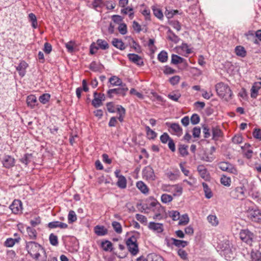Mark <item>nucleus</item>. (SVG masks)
I'll return each instance as SVG.
<instances>
[{
    "label": "nucleus",
    "mask_w": 261,
    "mask_h": 261,
    "mask_svg": "<svg viewBox=\"0 0 261 261\" xmlns=\"http://www.w3.org/2000/svg\"><path fill=\"white\" fill-rule=\"evenodd\" d=\"M25 248L30 256L36 260H39L41 254L45 253L42 246L35 242H26Z\"/></svg>",
    "instance_id": "nucleus-1"
},
{
    "label": "nucleus",
    "mask_w": 261,
    "mask_h": 261,
    "mask_svg": "<svg viewBox=\"0 0 261 261\" xmlns=\"http://www.w3.org/2000/svg\"><path fill=\"white\" fill-rule=\"evenodd\" d=\"M216 90L218 96L226 101L231 99L232 92L229 86L223 83H219L216 85Z\"/></svg>",
    "instance_id": "nucleus-2"
},
{
    "label": "nucleus",
    "mask_w": 261,
    "mask_h": 261,
    "mask_svg": "<svg viewBox=\"0 0 261 261\" xmlns=\"http://www.w3.org/2000/svg\"><path fill=\"white\" fill-rule=\"evenodd\" d=\"M128 251L133 255H136L139 252L137 238L135 236L129 237L126 241Z\"/></svg>",
    "instance_id": "nucleus-3"
},
{
    "label": "nucleus",
    "mask_w": 261,
    "mask_h": 261,
    "mask_svg": "<svg viewBox=\"0 0 261 261\" xmlns=\"http://www.w3.org/2000/svg\"><path fill=\"white\" fill-rule=\"evenodd\" d=\"M240 238L242 241L249 246H251L255 240V235L248 229L241 230L240 232Z\"/></svg>",
    "instance_id": "nucleus-4"
},
{
    "label": "nucleus",
    "mask_w": 261,
    "mask_h": 261,
    "mask_svg": "<svg viewBox=\"0 0 261 261\" xmlns=\"http://www.w3.org/2000/svg\"><path fill=\"white\" fill-rule=\"evenodd\" d=\"M165 124L171 134L177 137H180L182 135V129L178 123L166 122Z\"/></svg>",
    "instance_id": "nucleus-5"
},
{
    "label": "nucleus",
    "mask_w": 261,
    "mask_h": 261,
    "mask_svg": "<svg viewBox=\"0 0 261 261\" xmlns=\"http://www.w3.org/2000/svg\"><path fill=\"white\" fill-rule=\"evenodd\" d=\"M219 167L222 171H226L234 175H237L238 174L237 169L232 164L227 162H220L219 164Z\"/></svg>",
    "instance_id": "nucleus-6"
},
{
    "label": "nucleus",
    "mask_w": 261,
    "mask_h": 261,
    "mask_svg": "<svg viewBox=\"0 0 261 261\" xmlns=\"http://www.w3.org/2000/svg\"><path fill=\"white\" fill-rule=\"evenodd\" d=\"M248 217L252 221L255 222H259L261 221V211L258 209H250L248 210Z\"/></svg>",
    "instance_id": "nucleus-7"
},
{
    "label": "nucleus",
    "mask_w": 261,
    "mask_h": 261,
    "mask_svg": "<svg viewBox=\"0 0 261 261\" xmlns=\"http://www.w3.org/2000/svg\"><path fill=\"white\" fill-rule=\"evenodd\" d=\"M230 196L234 199H243L245 197L243 186L238 187L231 191Z\"/></svg>",
    "instance_id": "nucleus-8"
},
{
    "label": "nucleus",
    "mask_w": 261,
    "mask_h": 261,
    "mask_svg": "<svg viewBox=\"0 0 261 261\" xmlns=\"http://www.w3.org/2000/svg\"><path fill=\"white\" fill-rule=\"evenodd\" d=\"M215 150V148H206L202 149L201 153V159L205 161L211 162L213 160L212 152Z\"/></svg>",
    "instance_id": "nucleus-9"
},
{
    "label": "nucleus",
    "mask_w": 261,
    "mask_h": 261,
    "mask_svg": "<svg viewBox=\"0 0 261 261\" xmlns=\"http://www.w3.org/2000/svg\"><path fill=\"white\" fill-rule=\"evenodd\" d=\"M94 98L92 101V105L95 108H98L102 105V101L105 100V96L104 94L98 93L95 92L93 94Z\"/></svg>",
    "instance_id": "nucleus-10"
},
{
    "label": "nucleus",
    "mask_w": 261,
    "mask_h": 261,
    "mask_svg": "<svg viewBox=\"0 0 261 261\" xmlns=\"http://www.w3.org/2000/svg\"><path fill=\"white\" fill-rule=\"evenodd\" d=\"M128 88L126 86H121V87L115 89H110L108 91V95L109 97H112V94L114 93L117 95H120L124 96L126 95V92L128 91Z\"/></svg>",
    "instance_id": "nucleus-11"
},
{
    "label": "nucleus",
    "mask_w": 261,
    "mask_h": 261,
    "mask_svg": "<svg viewBox=\"0 0 261 261\" xmlns=\"http://www.w3.org/2000/svg\"><path fill=\"white\" fill-rule=\"evenodd\" d=\"M10 208L15 214L21 213L22 212V203L20 200H14L10 205Z\"/></svg>",
    "instance_id": "nucleus-12"
},
{
    "label": "nucleus",
    "mask_w": 261,
    "mask_h": 261,
    "mask_svg": "<svg viewBox=\"0 0 261 261\" xmlns=\"http://www.w3.org/2000/svg\"><path fill=\"white\" fill-rule=\"evenodd\" d=\"M127 57L132 62L138 66H142L144 65L143 59L139 55L135 54H128Z\"/></svg>",
    "instance_id": "nucleus-13"
},
{
    "label": "nucleus",
    "mask_w": 261,
    "mask_h": 261,
    "mask_svg": "<svg viewBox=\"0 0 261 261\" xmlns=\"http://www.w3.org/2000/svg\"><path fill=\"white\" fill-rule=\"evenodd\" d=\"M148 227L150 230L157 233H161L164 230L163 224L160 223L150 222L148 224Z\"/></svg>",
    "instance_id": "nucleus-14"
},
{
    "label": "nucleus",
    "mask_w": 261,
    "mask_h": 261,
    "mask_svg": "<svg viewBox=\"0 0 261 261\" xmlns=\"http://www.w3.org/2000/svg\"><path fill=\"white\" fill-rule=\"evenodd\" d=\"M226 246L222 250V255L224 256L227 260H230L234 258V254L230 248L228 244L225 243Z\"/></svg>",
    "instance_id": "nucleus-15"
},
{
    "label": "nucleus",
    "mask_w": 261,
    "mask_h": 261,
    "mask_svg": "<svg viewBox=\"0 0 261 261\" xmlns=\"http://www.w3.org/2000/svg\"><path fill=\"white\" fill-rule=\"evenodd\" d=\"M197 171L201 178L204 179L205 180H210V174L205 166L203 165H199L197 167Z\"/></svg>",
    "instance_id": "nucleus-16"
},
{
    "label": "nucleus",
    "mask_w": 261,
    "mask_h": 261,
    "mask_svg": "<svg viewBox=\"0 0 261 261\" xmlns=\"http://www.w3.org/2000/svg\"><path fill=\"white\" fill-rule=\"evenodd\" d=\"M160 140L163 144H166L168 142V147H175L174 141L167 133H164L160 136Z\"/></svg>",
    "instance_id": "nucleus-17"
},
{
    "label": "nucleus",
    "mask_w": 261,
    "mask_h": 261,
    "mask_svg": "<svg viewBox=\"0 0 261 261\" xmlns=\"http://www.w3.org/2000/svg\"><path fill=\"white\" fill-rule=\"evenodd\" d=\"M143 175L147 179L151 180H153L155 176L153 170L150 166H147L143 169Z\"/></svg>",
    "instance_id": "nucleus-18"
},
{
    "label": "nucleus",
    "mask_w": 261,
    "mask_h": 261,
    "mask_svg": "<svg viewBox=\"0 0 261 261\" xmlns=\"http://www.w3.org/2000/svg\"><path fill=\"white\" fill-rule=\"evenodd\" d=\"M15 164V160L10 156H6L3 160V165L7 168H10L13 167Z\"/></svg>",
    "instance_id": "nucleus-19"
},
{
    "label": "nucleus",
    "mask_w": 261,
    "mask_h": 261,
    "mask_svg": "<svg viewBox=\"0 0 261 261\" xmlns=\"http://www.w3.org/2000/svg\"><path fill=\"white\" fill-rule=\"evenodd\" d=\"M48 226L50 228H55L60 227L62 229H65L68 227V225L66 223H63L59 221H53L48 223Z\"/></svg>",
    "instance_id": "nucleus-20"
},
{
    "label": "nucleus",
    "mask_w": 261,
    "mask_h": 261,
    "mask_svg": "<svg viewBox=\"0 0 261 261\" xmlns=\"http://www.w3.org/2000/svg\"><path fill=\"white\" fill-rule=\"evenodd\" d=\"M109 82L113 86H125L122 80L116 76H113L109 79Z\"/></svg>",
    "instance_id": "nucleus-21"
},
{
    "label": "nucleus",
    "mask_w": 261,
    "mask_h": 261,
    "mask_svg": "<svg viewBox=\"0 0 261 261\" xmlns=\"http://www.w3.org/2000/svg\"><path fill=\"white\" fill-rule=\"evenodd\" d=\"M137 188L144 194H148L149 188L147 185L142 181H139L136 183Z\"/></svg>",
    "instance_id": "nucleus-22"
},
{
    "label": "nucleus",
    "mask_w": 261,
    "mask_h": 261,
    "mask_svg": "<svg viewBox=\"0 0 261 261\" xmlns=\"http://www.w3.org/2000/svg\"><path fill=\"white\" fill-rule=\"evenodd\" d=\"M27 102L29 107L32 109L34 108L37 103L36 97L34 95L28 96L27 99Z\"/></svg>",
    "instance_id": "nucleus-23"
},
{
    "label": "nucleus",
    "mask_w": 261,
    "mask_h": 261,
    "mask_svg": "<svg viewBox=\"0 0 261 261\" xmlns=\"http://www.w3.org/2000/svg\"><path fill=\"white\" fill-rule=\"evenodd\" d=\"M112 43L116 48L120 50H124L125 48L124 43L121 40L118 38H114L112 41Z\"/></svg>",
    "instance_id": "nucleus-24"
},
{
    "label": "nucleus",
    "mask_w": 261,
    "mask_h": 261,
    "mask_svg": "<svg viewBox=\"0 0 261 261\" xmlns=\"http://www.w3.org/2000/svg\"><path fill=\"white\" fill-rule=\"evenodd\" d=\"M213 139L214 140H218L222 136V132L221 130L217 126L213 127L212 129Z\"/></svg>",
    "instance_id": "nucleus-25"
},
{
    "label": "nucleus",
    "mask_w": 261,
    "mask_h": 261,
    "mask_svg": "<svg viewBox=\"0 0 261 261\" xmlns=\"http://www.w3.org/2000/svg\"><path fill=\"white\" fill-rule=\"evenodd\" d=\"M260 83H255L251 89V97L253 98H256L259 89L260 88Z\"/></svg>",
    "instance_id": "nucleus-26"
},
{
    "label": "nucleus",
    "mask_w": 261,
    "mask_h": 261,
    "mask_svg": "<svg viewBox=\"0 0 261 261\" xmlns=\"http://www.w3.org/2000/svg\"><path fill=\"white\" fill-rule=\"evenodd\" d=\"M172 243L177 247H185L188 245V242L171 238Z\"/></svg>",
    "instance_id": "nucleus-27"
},
{
    "label": "nucleus",
    "mask_w": 261,
    "mask_h": 261,
    "mask_svg": "<svg viewBox=\"0 0 261 261\" xmlns=\"http://www.w3.org/2000/svg\"><path fill=\"white\" fill-rule=\"evenodd\" d=\"M97 47H98V49H101L102 50H106L109 48V45L108 42L102 39H98L96 41Z\"/></svg>",
    "instance_id": "nucleus-28"
},
{
    "label": "nucleus",
    "mask_w": 261,
    "mask_h": 261,
    "mask_svg": "<svg viewBox=\"0 0 261 261\" xmlns=\"http://www.w3.org/2000/svg\"><path fill=\"white\" fill-rule=\"evenodd\" d=\"M28 67V64L24 61L20 62L16 67V70L19 71V74L23 76L25 73V69Z\"/></svg>",
    "instance_id": "nucleus-29"
},
{
    "label": "nucleus",
    "mask_w": 261,
    "mask_h": 261,
    "mask_svg": "<svg viewBox=\"0 0 261 261\" xmlns=\"http://www.w3.org/2000/svg\"><path fill=\"white\" fill-rule=\"evenodd\" d=\"M168 39L175 43H177L180 39L170 29L167 32Z\"/></svg>",
    "instance_id": "nucleus-30"
},
{
    "label": "nucleus",
    "mask_w": 261,
    "mask_h": 261,
    "mask_svg": "<svg viewBox=\"0 0 261 261\" xmlns=\"http://www.w3.org/2000/svg\"><path fill=\"white\" fill-rule=\"evenodd\" d=\"M95 233L100 236L106 235L108 233V230L103 226L97 225L94 228Z\"/></svg>",
    "instance_id": "nucleus-31"
},
{
    "label": "nucleus",
    "mask_w": 261,
    "mask_h": 261,
    "mask_svg": "<svg viewBox=\"0 0 261 261\" xmlns=\"http://www.w3.org/2000/svg\"><path fill=\"white\" fill-rule=\"evenodd\" d=\"M89 68L91 70L97 72L101 70L103 68V66L101 64H98L95 61H93L90 64Z\"/></svg>",
    "instance_id": "nucleus-32"
},
{
    "label": "nucleus",
    "mask_w": 261,
    "mask_h": 261,
    "mask_svg": "<svg viewBox=\"0 0 261 261\" xmlns=\"http://www.w3.org/2000/svg\"><path fill=\"white\" fill-rule=\"evenodd\" d=\"M208 222L213 226H216L219 224V220L215 215H210L207 216Z\"/></svg>",
    "instance_id": "nucleus-33"
},
{
    "label": "nucleus",
    "mask_w": 261,
    "mask_h": 261,
    "mask_svg": "<svg viewBox=\"0 0 261 261\" xmlns=\"http://www.w3.org/2000/svg\"><path fill=\"white\" fill-rule=\"evenodd\" d=\"M170 190L174 192L173 195L175 196L181 195L182 192V188L178 185L171 186Z\"/></svg>",
    "instance_id": "nucleus-34"
},
{
    "label": "nucleus",
    "mask_w": 261,
    "mask_h": 261,
    "mask_svg": "<svg viewBox=\"0 0 261 261\" xmlns=\"http://www.w3.org/2000/svg\"><path fill=\"white\" fill-rule=\"evenodd\" d=\"M251 258L252 261H261V251H252L251 253Z\"/></svg>",
    "instance_id": "nucleus-35"
},
{
    "label": "nucleus",
    "mask_w": 261,
    "mask_h": 261,
    "mask_svg": "<svg viewBox=\"0 0 261 261\" xmlns=\"http://www.w3.org/2000/svg\"><path fill=\"white\" fill-rule=\"evenodd\" d=\"M203 191L204 192L205 196L206 198L210 199L212 197L213 193L210 188H209L207 184L205 182L202 183Z\"/></svg>",
    "instance_id": "nucleus-36"
},
{
    "label": "nucleus",
    "mask_w": 261,
    "mask_h": 261,
    "mask_svg": "<svg viewBox=\"0 0 261 261\" xmlns=\"http://www.w3.org/2000/svg\"><path fill=\"white\" fill-rule=\"evenodd\" d=\"M236 55L241 57H245L246 56V51L245 48L241 46H237L235 48Z\"/></svg>",
    "instance_id": "nucleus-37"
},
{
    "label": "nucleus",
    "mask_w": 261,
    "mask_h": 261,
    "mask_svg": "<svg viewBox=\"0 0 261 261\" xmlns=\"http://www.w3.org/2000/svg\"><path fill=\"white\" fill-rule=\"evenodd\" d=\"M117 185L121 189H124L126 188V179L124 176L121 175V176L119 177L117 182Z\"/></svg>",
    "instance_id": "nucleus-38"
},
{
    "label": "nucleus",
    "mask_w": 261,
    "mask_h": 261,
    "mask_svg": "<svg viewBox=\"0 0 261 261\" xmlns=\"http://www.w3.org/2000/svg\"><path fill=\"white\" fill-rule=\"evenodd\" d=\"M185 59L178 55L173 54L171 57V63L177 65L179 63H183Z\"/></svg>",
    "instance_id": "nucleus-39"
},
{
    "label": "nucleus",
    "mask_w": 261,
    "mask_h": 261,
    "mask_svg": "<svg viewBox=\"0 0 261 261\" xmlns=\"http://www.w3.org/2000/svg\"><path fill=\"white\" fill-rule=\"evenodd\" d=\"M158 59L162 63L166 62L168 60L167 53L165 50L161 51L158 56Z\"/></svg>",
    "instance_id": "nucleus-40"
},
{
    "label": "nucleus",
    "mask_w": 261,
    "mask_h": 261,
    "mask_svg": "<svg viewBox=\"0 0 261 261\" xmlns=\"http://www.w3.org/2000/svg\"><path fill=\"white\" fill-rule=\"evenodd\" d=\"M27 231L30 239H36L37 237V232L34 228L31 227H28L27 228Z\"/></svg>",
    "instance_id": "nucleus-41"
},
{
    "label": "nucleus",
    "mask_w": 261,
    "mask_h": 261,
    "mask_svg": "<svg viewBox=\"0 0 261 261\" xmlns=\"http://www.w3.org/2000/svg\"><path fill=\"white\" fill-rule=\"evenodd\" d=\"M92 6L94 9L97 11L98 8H102L105 6L104 2L102 0H94L92 3Z\"/></svg>",
    "instance_id": "nucleus-42"
},
{
    "label": "nucleus",
    "mask_w": 261,
    "mask_h": 261,
    "mask_svg": "<svg viewBox=\"0 0 261 261\" xmlns=\"http://www.w3.org/2000/svg\"><path fill=\"white\" fill-rule=\"evenodd\" d=\"M189 222V218L187 214L182 215L181 217L180 216L179 219L178 225H186Z\"/></svg>",
    "instance_id": "nucleus-43"
},
{
    "label": "nucleus",
    "mask_w": 261,
    "mask_h": 261,
    "mask_svg": "<svg viewBox=\"0 0 261 261\" xmlns=\"http://www.w3.org/2000/svg\"><path fill=\"white\" fill-rule=\"evenodd\" d=\"M169 217L171 218L172 220L177 221L180 219V213L177 211H171L169 212Z\"/></svg>",
    "instance_id": "nucleus-44"
},
{
    "label": "nucleus",
    "mask_w": 261,
    "mask_h": 261,
    "mask_svg": "<svg viewBox=\"0 0 261 261\" xmlns=\"http://www.w3.org/2000/svg\"><path fill=\"white\" fill-rule=\"evenodd\" d=\"M20 239H12L9 238L5 242V245L6 247H11L14 245L16 243H18Z\"/></svg>",
    "instance_id": "nucleus-45"
},
{
    "label": "nucleus",
    "mask_w": 261,
    "mask_h": 261,
    "mask_svg": "<svg viewBox=\"0 0 261 261\" xmlns=\"http://www.w3.org/2000/svg\"><path fill=\"white\" fill-rule=\"evenodd\" d=\"M112 225L113 227V229L114 230L119 234H120L122 232V228L121 225L120 223L116 222V221H113L112 223Z\"/></svg>",
    "instance_id": "nucleus-46"
},
{
    "label": "nucleus",
    "mask_w": 261,
    "mask_h": 261,
    "mask_svg": "<svg viewBox=\"0 0 261 261\" xmlns=\"http://www.w3.org/2000/svg\"><path fill=\"white\" fill-rule=\"evenodd\" d=\"M29 19L32 22V26L33 28L36 29L37 28L38 24L37 18L35 15L32 13L29 14Z\"/></svg>",
    "instance_id": "nucleus-47"
},
{
    "label": "nucleus",
    "mask_w": 261,
    "mask_h": 261,
    "mask_svg": "<svg viewBox=\"0 0 261 261\" xmlns=\"http://www.w3.org/2000/svg\"><path fill=\"white\" fill-rule=\"evenodd\" d=\"M148 261H162V258L154 253H150L147 255Z\"/></svg>",
    "instance_id": "nucleus-48"
},
{
    "label": "nucleus",
    "mask_w": 261,
    "mask_h": 261,
    "mask_svg": "<svg viewBox=\"0 0 261 261\" xmlns=\"http://www.w3.org/2000/svg\"><path fill=\"white\" fill-rule=\"evenodd\" d=\"M242 150V153L244 156L247 159H250L253 155V151L248 148H241Z\"/></svg>",
    "instance_id": "nucleus-49"
},
{
    "label": "nucleus",
    "mask_w": 261,
    "mask_h": 261,
    "mask_svg": "<svg viewBox=\"0 0 261 261\" xmlns=\"http://www.w3.org/2000/svg\"><path fill=\"white\" fill-rule=\"evenodd\" d=\"M121 13L127 14H128L129 17L132 19L134 17L133 9L129 7L125 8L121 10Z\"/></svg>",
    "instance_id": "nucleus-50"
},
{
    "label": "nucleus",
    "mask_w": 261,
    "mask_h": 261,
    "mask_svg": "<svg viewBox=\"0 0 261 261\" xmlns=\"http://www.w3.org/2000/svg\"><path fill=\"white\" fill-rule=\"evenodd\" d=\"M101 247L105 251H111L112 250V243L109 241H106L102 242Z\"/></svg>",
    "instance_id": "nucleus-51"
},
{
    "label": "nucleus",
    "mask_w": 261,
    "mask_h": 261,
    "mask_svg": "<svg viewBox=\"0 0 261 261\" xmlns=\"http://www.w3.org/2000/svg\"><path fill=\"white\" fill-rule=\"evenodd\" d=\"M77 219L75 213L73 211H70L68 215V221L69 223H72Z\"/></svg>",
    "instance_id": "nucleus-52"
},
{
    "label": "nucleus",
    "mask_w": 261,
    "mask_h": 261,
    "mask_svg": "<svg viewBox=\"0 0 261 261\" xmlns=\"http://www.w3.org/2000/svg\"><path fill=\"white\" fill-rule=\"evenodd\" d=\"M169 24L172 26L177 31H179L181 30V25L180 23L175 20H171L169 21Z\"/></svg>",
    "instance_id": "nucleus-53"
},
{
    "label": "nucleus",
    "mask_w": 261,
    "mask_h": 261,
    "mask_svg": "<svg viewBox=\"0 0 261 261\" xmlns=\"http://www.w3.org/2000/svg\"><path fill=\"white\" fill-rule=\"evenodd\" d=\"M50 98V94L48 93H45L39 97V100L40 102L42 103L43 104H45L49 101Z\"/></svg>",
    "instance_id": "nucleus-54"
},
{
    "label": "nucleus",
    "mask_w": 261,
    "mask_h": 261,
    "mask_svg": "<svg viewBox=\"0 0 261 261\" xmlns=\"http://www.w3.org/2000/svg\"><path fill=\"white\" fill-rule=\"evenodd\" d=\"M221 183L225 186L229 187L230 185L231 179L225 175H222L221 178Z\"/></svg>",
    "instance_id": "nucleus-55"
},
{
    "label": "nucleus",
    "mask_w": 261,
    "mask_h": 261,
    "mask_svg": "<svg viewBox=\"0 0 261 261\" xmlns=\"http://www.w3.org/2000/svg\"><path fill=\"white\" fill-rule=\"evenodd\" d=\"M173 200V197L171 195L167 194H163L161 196V201L162 202L164 203H169Z\"/></svg>",
    "instance_id": "nucleus-56"
},
{
    "label": "nucleus",
    "mask_w": 261,
    "mask_h": 261,
    "mask_svg": "<svg viewBox=\"0 0 261 261\" xmlns=\"http://www.w3.org/2000/svg\"><path fill=\"white\" fill-rule=\"evenodd\" d=\"M152 10L153 14L155 17H156L158 18L161 20L163 19L164 16L163 14L162 13V11L160 9L153 7Z\"/></svg>",
    "instance_id": "nucleus-57"
},
{
    "label": "nucleus",
    "mask_w": 261,
    "mask_h": 261,
    "mask_svg": "<svg viewBox=\"0 0 261 261\" xmlns=\"http://www.w3.org/2000/svg\"><path fill=\"white\" fill-rule=\"evenodd\" d=\"M203 137L204 138H208L211 137V130L207 125H204L202 126Z\"/></svg>",
    "instance_id": "nucleus-58"
},
{
    "label": "nucleus",
    "mask_w": 261,
    "mask_h": 261,
    "mask_svg": "<svg viewBox=\"0 0 261 261\" xmlns=\"http://www.w3.org/2000/svg\"><path fill=\"white\" fill-rule=\"evenodd\" d=\"M118 30L121 34H126L127 32L126 24L124 23H120L118 28Z\"/></svg>",
    "instance_id": "nucleus-59"
},
{
    "label": "nucleus",
    "mask_w": 261,
    "mask_h": 261,
    "mask_svg": "<svg viewBox=\"0 0 261 261\" xmlns=\"http://www.w3.org/2000/svg\"><path fill=\"white\" fill-rule=\"evenodd\" d=\"M49 241L53 246H57L58 244V237L54 233H51L49 236Z\"/></svg>",
    "instance_id": "nucleus-60"
},
{
    "label": "nucleus",
    "mask_w": 261,
    "mask_h": 261,
    "mask_svg": "<svg viewBox=\"0 0 261 261\" xmlns=\"http://www.w3.org/2000/svg\"><path fill=\"white\" fill-rule=\"evenodd\" d=\"M154 205L155 206V213L165 214V208L163 206H161L160 203H156Z\"/></svg>",
    "instance_id": "nucleus-61"
},
{
    "label": "nucleus",
    "mask_w": 261,
    "mask_h": 261,
    "mask_svg": "<svg viewBox=\"0 0 261 261\" xmlns=\"http://www.w3.org/2000/svg\"><path fill=\"white\" fill-rule=\"evenodd\" d=\"M190 120H191V123L193 124H194V125L197 124L200 121V117L198 114H194L192 115Z\"/></svg>",
    "instance_id": "nucleus-62"
},
{
    "label": "nucleus",
    "mask_w": 261,
    "mask_h": 261,
    "mask_svg": "<svg viewBox=\"0 0 261 261\" xmlns=\"http://www.w3.org/2000/svg\"><path fill=\"white\" fill-rule=\"evenodd\" d=\"M136 218L141 223L146 224L147 223V218L145 216L137 214L136 215Z\"/></svg>",
    "instance_id": "nucleus-63"
},
{
    "label": "nucleus",
    "mask_w": 261,
    "mask_h": 261,
    "mask_svg": "<svg viewBox=\"0 0 261 261\" xmlns=\"http://www.w3.org/2000/svg\"><path fill=\"white\" fill-rule=\"evenodd\" d=\"M253 136L255 138L261 140V129L255 128L253 132Z\"/></svg>",
    "instance_id": "nucleus-64"
}]
</instances>
